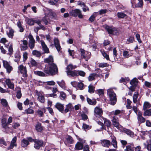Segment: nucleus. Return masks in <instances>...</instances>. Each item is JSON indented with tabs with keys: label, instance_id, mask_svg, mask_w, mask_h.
<instances>
[{
	"label": "nucleus",
	"instance_id": "9b49d317",
	"mask_svg": "<svg viewBox=\"0 0 151 151\" xmlns=\"http://www.w3.org/2000/svg\"><path fill=\"white\" fill-rule=\"evenodd\" d=\"M64 105L60 102H57L56 104L55 107L60 112L63 114L64 109Z\"/></svg>",
	"mask_w": 151,
	"mask_h": 151
},
{
	"label": "nucleus",
	"instance_id": "1a4fd4ad",
	"mask_svg": "<svg viewBox=\"0 0 151 151\" xmlns=\"http://www.w3.org/2000/svg\"><path fill=\"white\" fill-rule=\"evenodd\" d=\"M105 28L109 34L116 35L117 32V29L114 27H110L106 25Z\"/></svg>",
	"mask_w": 151,
	"mask_h": 151
},
{
	"label": "nucleus",
	"instance_id": "ea45409f",
	"mask_svg": "<svg viewBox=\"0 0 151 151\" xmlns=\"http://www.w3.org/2000/svg\"><path fill=\"white\" fill-rule=\"evenodd\" d=\"M88 92L89 93H92L94 92L95 87L93 85H92L91 84L90 85L88 86Z\"/></svg>",
	"mask_w": 151,
	"mask_h": 151
},
{
	"label": "nucleus",
	"instance_id": "052dcab7",
	"mask_svg": "<svg viewBox=\"0 0 151 151\" xmlns=\"http://www.w3.org/2000/svg\"><path fill=\"white\" fill-rule=\"evenodd\" d=\"M77 87L79 88V89L82 90V89H83L84 84L83 83L81 82L78 83Z\"/></svg>",
	"mask_w": 151,
	"mask_h": 151
},
{
	"label": "nucleus",
	"instance_id": "680f3d73",
	"mask_svg": "<svg viewBox=\"0 0 151 151\" xmlns=\"http://www.w3.org/2000/svg\"><path fill=\"white\" fill-rule=\"evenodd\" d=\"M4 67L5 68L10 65L8 62L6 61L3 60V61Z\"/></svg>",
	"mask_w": 151,
	"mask_h": 151
},
{
	"label": "nucleus",
	"instance_id": "49530a36",
	"mask_svg": "<svg viewBox=\"0 0 151 151\" xmlns=\"http://www.w3.org/2000/svg\"><path fill=\"white\" fill-rule=\"evenodd\" d=\"M145 116H151V109L146 110L144 113Z\"/></svg>",
	"mask_w": 151,
	"mask_h": 151
},
{
	"label": "nucleus",
	"instance_id": "09e8293b",
	"mask_svg": "<svg viewBox=\"0 0 151 151\" xmlns=\"http://www.w3.org/2000/svg\"><path fill=\"white\" fill-rule=\"evenodd\" d=\"M97 93L100 96H103L104 92V91L102 89H99L96 91Z\"/></svg>",
	"mask_w": 151,
	"mask_h": 151
},
{
	"label": "nucleus",
	"instance_id": "4d7b16f0",
	"mask_svg": "<svg viewBox=\"0 0 151 151\" xmlns=\"http://www.w3.org/2000/svg\"><path fill=\"white\" fill-rule=\"evenodd\" d=\"M40 101L41 103H44L45 101V97L43 96H40L38 98Z\"/></svg>",
	"mask_w": 151,
	"mask_h": 151
},
{
	"label": "nucleus",
	"instance_id": "2eb2a0df",
	"mask_svg": "<svg viewBox=\"0 0 151 151\" xmlns=\"http://www.w3.org/2000/svg\"><path fill=\"white\" fill-rule=\"evenodd\" d=\"M40 43L42 46V49L44 52L46 53H49V50L47 45L45 44V42L43 40L40 41Z\"/></svg>",
	"mask_w": 151,
	"mask_h": 151
},
{
	"label": "nucleus",
	"instance_id": "b1692460",
	"mask_svg": "<svg viewBox=\"0 0 151 151\" xmlns=\"http://www.w3.org/2000/svg\"><path fill=\"white\" fill-rule=\"evenodd\" d=\"M134 145L133 143L130 144L126 146V149L124 151H134Z\"/></svg>",
	"mask_w": 151,
	"mask_h": 151
},
{
	"label": "nucleus",
	"instance_id": "58836bf2",
	"mask_svg": "<svg viewBox=\"0 0 151 151\" xmlns=\"http://www.w3.org/2000/svg\"><path fill=\"white\" fill-rule=\"evenodd\" d=\"M34 73L36 75L44 77L46 76V75L44 72L41 71H35Z\"/></svg>",
	"mask_w": 151,
	"mask_h": 151
},
{
	"label": "nucleus",
	"instance_id": "f8f14e48",
	"mask_svg": "<svg viewBox=\"0 0 151 151\" xmlns=\"http://www.w3.org/2000/svg\"><path fill=\"white\" fill-rule=\"evenodd\" d=\"M54 42L55 47L57 50L58 52H60L61 49V48L60 45L59 40L57 38H55L54 39Z\"/></svg>",
	"mask_w": 151,
	"mask_h": 151
},
{
	"label": "nucleus",
	"instance_id": "8fccbe9b",
	"mask_svg": "<svg viewBox=\"0 0 151 151\" xmlns=\"http://www.w3.org/2000/svg\"><path fill=\"white\" fill-rule=\"evenodd\" d=\"M78 4L82 7L83 11L85 12V4L84 2L81 1H78Z\"/></svg>",
	"mask_w": 151,
	"mask_h": 151
},
{
	"label": "nucleus",
	"instance_id": "393cba45",
	"mask_svg": "<svg viewBox=\"0 0 151 151\" xmlns=\"http://www.w3.org/2000/svg\"><path fill=\"white\" fill-rule=\"evenodd\" d=\"M100 76L96 73H92L90 75L88 78L89 81H91L95 79V77H99Z\"/></svg>",
	"mask_w": 151,
	"mask_h": 151
},
{
	"label": "nucleus",
	"instance_id": "a878e982",
	"mask_svg": "<svg viewBox=\"0 0 151 151\" xmlns=\"http://www.w3.org/2000/svg\"><path fill=\"white\" fill-rule=\"evenodd\" d=\"M22 22H21L20 20L17 23V25L19 29V31L21 32H22L24 31V29L22 24Z\"/></svg>",
	"mask_w": 151,
	"mask_h": 151
},
{
	"label": "nucleus",
	"instance_id": "7ed1b4c3",
	"mask_svg": "<svg viewBox=\"0 0 151 151\" xmlns=\"http://www.w3.org/2000/svg\"><path fill=\"white\" fill-rule=\"evenodd\" d=\"M30 141L32 143H34V147L37 150H39L41 147H44L45 145L42 139H36L31 138Z\"/></svg>",
	"mask_w": 151,
	"mask_h": 151
},
{
	"label": "nucleus",
	"instance_id": "c85d7f7f",
	"mask_svg": "<svg viewBox=\"0 0 151 151\" xmlns=\"http://www.w3.org/2000/svg\"><path fill=\"white\" fill-rule=\"evenodd\" d=\"M104 120L105 125L107 126V127H110L111 125V123L110 121L106 119L101 118Z\"/></svg>",
	"mask_w": 151,
	"mask_h": 151
},
{
	"label": "nucleus",
	"instance_id": "c03bdc74",
	"mask_svg": "<svg viewBox=\"0 0 151 151\" xmlns=\"http://www.w3.org/2000/svg\"><path fill=\"white\" fill-rule=\"evenodd\" d=\"M57 83L62 88H65V84L63 80H62L61 82L57 81Z\"/></svg>",
	"mask_w": 151,
	"mask_h": 151
},
{
	"label": "nucleus",
	"instance_id": "aec40b11",
	"mask_svg": "<svg viewBox=\"0 0 151 151\" xmlns=\"http://www.w3.org/2000/svg\"><path fill=\"white\" fill-rule=\"evenodd\" d=\"M5 82L9 88L11 89H14V84L11 82L10 79H6L5 81Z\"/></svg>",
	"mask_w": 151,
	"mask_h": 151
},
{
	"label": "nucleus",
	"instance_id": "cd10ccee",
	"mask_svg": "<svg viewBox=\"0 0 151 151\" xmlns=\"http://www.w3.org/2000/svg\"><path fill=\"white\" fill-rule=\"evenodd\" d=\"M14 31L12 29H10L8 31L6 32V34L8 37L11 38H12L14 35Z\"/></svg>",
	"mask_w": 151,
	"mask_h": 151
},
{
	"label": "nucleus",
	"instance_id": "f3484780",
	"mask_svg": "<svg viewBox=\"0 0 151 151\" xmlns=\"http://www.w3.org/2000/svg\"><path fill=\"white\" fill-rule=\"evenodd\" d=\"M21 42H22V44L20 45L21 49L22 50H25L27 49L28 48L27 46L28 42L25 40H21Z\"/></svg>",
	"mask_w": 151,
	"mask_h": 151
},
{
	"label": "nucleus",
	"instance_id": "dca6fc26",
	"mask_svg": "<svg viewBox=\"0 0 151 151\" xmlns=\"http://www.w3.org/2000/svg\"><path fill=\"white\" fill-rule=\"evenodd\" d=\"M36 130L38 132H42L44 131V127L42 126V124L38 122L35 126Z\"/></svg>",
	"mask_w": 151,
	"mask_h": 151
},
{
	"label": "nucleus",
	"instance_id": "a211bd4d",
	"mask_svg": "<svg viewBox=\"0 0 151 151\" xmlns=\"http://www.w3.org/2000/svg\"><path fill=\"white\" fill-rule=\"evenodd\" d=\"M73 109V106L72 104L70 103H69L66 105L65 108L64 110L63 114L66 113L69 111H71Z\"/></svg>",
	"mask_w": 151,
	"mask_h": 151
},
{
	"label": "nucleus",
	"instance_id": "423d86ee",
	"mask_svg": "<svg viewBox=\"0 0 151 151\" xmlns=\"http://www.w3.org/2000/svg\"><path fill=\"white\" fill-rule=\"evenodd\" d=\"M70 15L73 17H76L78 16L80 18H83V15L81 14V11L78 9L72 10L70 12Z\"/></svg>",
	"mask_w": 151,
	"mask_h": 151
},
{
	"label": "nucleus",
	"instance_id": "5fc2aeb1",
	"mask_svg": "<svg viewBox=\"0 0 151 151\" xmlns=\"http://www.w3.org/2000/svg\"><path fill=\"white\" fill-rule=\"evenodd\" d=\"M46 109H47L49 111V112L52 115L54 114V112L52 109L51 107H47Z\"/></svg>",
	"mask_w": 151,
	"mask_h": 151
},
{
	"label": "nucleus",
	"instance_id": "72a5a7b5",
	"mask_svg": "<svg viewBox=\"0 0 151 151\" xmlns=\"http://www.w3.org/2000/svg\"><path fill=\"white\" fill-rule=\"evenodd\" d=\"M34 113V111L30 108H28L27 109H26L24 111V112H23L24 114H33Z\"/></svg>",
	"mask_w": 151,
	"mask_h": 151
},
{
	"label": "nucleus",
	"instance_id": "79ce46f5",
	"mask_svg": "<svg viewBox=\"0 0 151 151\" xmlns=\"http://www.w3.org/2000/svg\"><path fill=\"white\" fill-rule=\"evenodd\" d=\"M98 12H94L93 15H91L90 17L89 18V20L91 22H93L95 18V17L98 14Z\"/></svg>",
	"mask_w": 151,
	"mask_h": 151
},
{
	"label": "nucleus",
	"instance_id": "c9c22d12",
	"mask_svg": "<svg viewBox=\"0 0 151 151\" xmlns=\"http://www.w3.org/2000/svg\"><path fill=\"white\" fill-rule=\"evenodd\" d=\"M1 103L3 106L4 107H7L8 106V104L7 100L4 99H2L1 100Z\"/></svg>",
	"mask_w": 151,
	"mask_h": 151
},
{
	"label": "nucleus",
	"instance_id": "c756f323",
	"mask_svg": "<svg viewBox=\"0 0 151 151\" xmlns=\"http://www.w3.org/2000/svg\"><path fill=\"white\" fill-rule=\"evenodd\" d=\"M122 113V111L118 109L114 111H113L110 113V114L112 116H116L119 114Z\"/></svg>",
	"mask_w": 151,
	"mask_h": 151
},
{
	"label": "nucleus",
	"instance_id": "4468645a",
	"mask_svg": "<svg viewBox=\"0 0 151 151\" xmlns=\"http://www.w3.org/2000/svg\"><path fill=\"white\" fill-rule=\"evenodd\" d=\"M81 142H78L76 144L75 149L77 150H81L83 149V151H85V147H83V145Z\"/></svg>",
	"mask_w": 151,
	"mask_h": 151
},
{
	"label": "nucleus",
	"instance_id": "20e7f679",
	"mask_svg": "<svg viewBox=\"0 0 151 151\" xmlns=\"http://www.w3.org/2000/svg\"><path fill=\"white\" fill-rule=\"evenodd\" d=\"M94 115L96 117H98L99 118L101 119V117L103 114V110L99 106L96 107L94 110Z\"/></svg>",
	"mask_w": 151,
	"mask_h": 151
},
{
	"label": "nucleus",
	"instance_id": "0eeeda50",
	"mask_svg": "<svg viewBox=\"0 0 151 151\" xmlns=\"http://www.w3.org/2000/svg\"><path fill=\"white\" fill-rule=\"evenodd\" d=\"M18 69L20 71V73L22 74V77L24 78L28 77L27 70L25 67H24L23 65H21L18 67Z\"/></svg>",
	"mask_w": 151,
	"mask_h": 151
},
{
	"label": "nucleus",
	"instance_id": "f257e3e1",
	"mask_svg": "<svg viewBox=\"0 0 151 151\" xmlns=\"http://www.w3.org/2000/svg\"><path fill=\"white\" fill-rule=\"evenodd\" d=\"M45 65L43 71L45 73L49 76H54L58 74V70L56 65L54 63L53 57H48L44 59Z\"/></svg>",
	"mask_w": 151,
	"mask_h": 151
},
{
	"label": "nucleus",
	"instance_id": "0e129e2a",
	"mask_svg": "<svg viewBox=\"0 0 151 151\" xmlns=\"http://www.w3.org/2000/svg\"><path fill=\"white\" fill-rule=\"evenodd\" d=\"M107 11L106 9H101L99 11V14L100 15H102L106 13Z\"/></svg>",
	"mask_w": 151,
	"mask_h": 151
},
{
	"label": "nucleus",
	"instance_id": "a19ab883",
	"mask_svg": "<svg viewBox=\"0 0 151 151\" xmlns=\"http://www.w3.org/2000/svg\"><path fill=\"white\" fill-rule=\"evenodd\" d=\"M151 106V104L148 102L145 101L144 103L143 104L144 110H145L147 108H150Z\"/></svg>",
	"mask_w": 151,
	"mask_h": 151
},
{
	"label": "nucleus",
	"instance_id": "5701e85b",
	"mask_svg": "<svg viewBox=\"0 0 151 151\" xmlns=\"http://www.w3.org/2000/svg\"><path fill=\"white\" fill-rule=\"evenodd\" d=\"M123 132L131 137H133L134 136V132L129 129L126 128H124L123 129Z\"/></svg>",
	"mask_w": 151,
	"mask_h": 151
},
{
	"label": "nucleus",
	"instance_id": "13d9d810",
	"mask_svg": "<svg viewBox=\"0 0 151 151\" xmlns=\"http://www.w3.org/2000/svg\"><path fill=\"white\" fill-rule=\"evenodd\" d=\"M137 119L138 122L140 123L144 122L145 121V119L143 117H137Z\"/></svg>",
	"mask_w": 151,
	"mask_h": 151
},
{
	"label": "nucleus",
	"instance_id": "e2e57ef3",
	"mask_svg": "<svg viewBox=\"0 0 151 151\" xmlns=\"http://www.w3.org/2000/svg\"><path fill=\"white\" fill-rule=\"evenodd\" d=\"M78 76H85V73L82 71H77Z\"/></svg>",
	"mask_w": 151,
	"mask_h": 151
},
{
	"label": "nucleus",
	"instance_id": "4be33fe9",
	"mask_svg": "<svg viewBox=\"0 0 151 151\" xmlns=\"http://www.w3.org/2000/svg\"><path fill=\"white\" fill-rule=\"evenodd\" d=\"M147 144L144 143L145 147L146 148L148 151H151V139L148 140L147 141Z\"/></svg>",
	"mask_w": 151,
	"mask_h": 151
},
{
	"label": "nucleus",
	"instance_id": "de8ad7c7",
	"mask_svg": "<svg viewBox=\"0 0 151 151\" xmlns=\"http://www.w3.org/2000/svg\"><path fill=\"white\" fill-rule=\"evenodd\" d=\"M117 15L118 17L119 18H123L125 16H126V14L121 12H118Z\"/></svg>",
	"mask_w": 151,
	"mask_h": 151
},
{
	"label": "nucleus",
	"instance_id": "69168bd1",
	"mask_svg": "<svg viewBox=\"0 0 151 151\" xmlns=\"http://www.w3.org/2000/svg\"><path fill=\"white\" fill-rule=\"evenodd\" d=\"M22 103L18 102L17 104V107L20 110H22L23 109L22 107Z\"/></svg>",
	"mask_w": 151,
	"mask_h": 151
},
{
	"label": "nucleus",
	"instance_id": "2f4dec72",
	"mask_svg": "<svg viewBox=\"0 0 151 151\" xmlns=\"http://www.w3.org/2000/svg\"><path fill=\"white\" fill-rule=\"evenodd\" d=\"M35 114L39 117H43L44 115L43 112L40 109H38L36 111Z\"/></svg>",
	"mask_w": 151,
	"mask_h": 151
},
{
	"label": "nucleus",
	"instance_id": "3c124183",
	"mask_svg": "<svg viewBox=\"0 0 151 151\" xmlns=\"http://www.w3.org/2000/svg\"><path fill=\"white\" fill-rule=\"evenodd\" d=\"M5 68L6 69L7 73L9 74L11 73L13 69V67L10 65Z\"/></svg>",
	"mask_w": 151,
	"mask_h": 151
},
{
	"label": "nucleus",
	"instance_id": "864d4df0",
	"mask_svg": "<svg viewBox=\"0 0 151 151\" xmlns=\"http://www.w3.org/2000/svg\"><path fill=\"white\" fill-rule=\"evenodd\" d=\"M58 1L59 0H50L49 3L51 5H55Z\"/></svg>",
	"mask_w": 151,
	"mask_h": 151
},
{
	"label": "nucleus",
	"instance_id": "f704fd0d",
	"mask_svg": "<svg viewBox=\"0 0 151 151\" xmlns=\"http://www.w3.org/2000/svg\"><path fill=\"white\" fill-rule=\"evenodd\" d=\"M60 95L59 97L60 99L62 100H64L65 99L66 97V94L63 91L60 92Z\"/></svg>",
	"mask_w": 151,
	"mask_h": 151
},
{
	"label": "nucleus",
	"instance_id": "338daca9",
	"mask_svg": "<svg viewBox=\"0 0 151 151\" xmlns=\"http://www.w3.org/2000/svg\"><path fill=\"white\" fill-rule=\"evenodd\" d=\"M108 64L107 63H101L99 64V67L100 68H104Z\"/></svg>",
	"mask_w": 151,
	"mask_h": 151
},
{
	"label": "nucleus",
	"instance_id": "37998d69",
	"mask_svg": "<svg viewBox=\"0 0 151 151\" xmlns=\"http://www.w3.org/2000/svg\"><path fill=\"white\" fill-rule=\"evenodd\" d=\"M1 125L3 128L5 129H6L7 124H6V119L5 118H3L1 119Z\"/></svg>",
	"mask_w": 151,
	"mask_h": 151
},
{
	"label": "nucleus",
	"instance_id": "6ab92c4d",
	"mask_svg": "<svg viewBox=\"0 0 151 151\" xmlns=\"http://www.w3.org/2000/svg\"><path fill=\"white\" fill-rule=\"evenodd\" d=\"M101 143L104 147H108L110 145L111 142L109 140L104 139L101 140Z\"/></svg>",
	"mask_w": 151,
	"mask_h": 151
},
{
	"label": "nucleus",
	"instance_id": "f03ea898",
	"mask_svg": "<svg viewBox=\"0 0 151 151\" xmlns=\"http://www.w3.org/2000/svg\"><path fill=\"white\" fill-rule=\"evenodd\" d=\"M107 94L109 95L110 104L112 105H115L116 102V94L112 89L110 88L107 90Z\"/></svg>",
	"mask_w": 151,
	"mask_h": 151
},
{
	"label": "nucleus",
	"instance_id": "bb28decb",
	"mask_svg": "<svg viewBox=\"0 0 151 151\" xmlns=\"http://www.w3.org/2000/svg\"><path fill=\"white\" fill-rule=\"evenodd\" d=\"M111 139H112L111 143L113 147L116 148H117V142L116 140V138L114 136L111 137Z\"/></svg>",
	"mask_w": 151,
	"mask_h": 151
},
{
	"label": "nucleus",
	"instance_id": "39448f33",
	"mask_svg": "<svg viewBox=\"0 0 151 151\" xmlns=\"http://www.w3.org/2000/svg\"><path fill=\"white\" fill-rule=\"evenodd\" d=\"M31 138H32L31 137H28L26 138L27 139L24 138L21 141V145L22 147L25 148L27 147L30 144V142H31V141H30Z\"/></svg>",
	"mask_w": 151,
	"mask_h": 151
},
{
	"label": "nucleus",
	"instance_id": "9d476101",
	"mask_svg": "<svg viewBox=\"0 0 151 151\" xmlns=\"http://www.w3.org/2000/svg\"><path fill=\"white\" fill-rule=\"evenodd\" d=\"M138 2L136 4L135 0H131L132 6L133 7H141L143 5L142 0H138Z\"/></svg>",
	"mask_w": 151,
	"mask_h": 151
},
{
	"label": "nucleus",
	"instance_id": "7c9ffc66",
	"mask_svg": "<svg viewBox=\"0 0 151 151\" xmlns=\"http://www.w3.org/2000/svg\"><path fill=\"white\" fill-rule=\"evenodd\" d=\"M87 101L89 104L91 105H95L96 103V101L95 99H91L87 98Z\"/></svg>",
	"mask_w": 151,
	"mask_h": 151
},
{
	"label": "nucleus",
	"instance_id": "4c0bfd02",
	"mask_svg": "<svg viewBox=\"0 0 151 151\" xmlns=\"http://www.w3.org/2000/svg\"><path fill=\"white\" fill-rule=\"evenodd\" d=\"M66 140L68 143L70 144L73 143L74 142V140L72 137L69 135L67 136V137L66 138Z\"/></svg>",
	"mask_w": 151,
	"mask_h": 151
},
{
	"label": "nucleus",
	"instance_id": "a18cd8bd",
	"mask_svg": "<svg viewBox=\"0 0 151 151\" xmlns=\"http://www.w3.org/2000/svg\"><path fill=\"white\" fill-rule=\"evenodd\" d=\"M32 54L33 55L36 56L37 57H40L41 56L40 52L37 50L33 51Z\"/></svg>",
	"mask_w": 151,
	"mask_h": 151
},
{
	"label": "nucleus",
	"instance_id": "473e14b6",
	"mask_svg": "<svg viewBox=\"0 0 151 151\" xmlns=\"http://www.w3.org/2000/svg\"><path fill=\"white\" fill-rule=\"evenodd\" d=\"M129 81V79L128 77H122L120 79L119 82L123 83L124 84H125L127 82H128Z\"/></svg>",
	"mask_w": 151,
	"mask_h": 151
},
{
	"label": "nucleus",
	"instance_id": "412c9836",
	"mask_svg": "<svg viewBox=\"0 0 151 151\" xmlns=\"http://www.w3.org/2000/svg\"><path fill=\"white\" fill-rule=\"evenodd\" d=\"M67 73L68 76H70L71 77L78 76L77 71L76 70H68L67 71Z\"/></svg>",
	"mask_w": 151,
	"mask_h": 151
},
{
	"label": "nucleus",
	"instance_id": "603ef678",
	"mask_svg": "<svg viewBox=\"0 0 151 151\" xmlns=\"http://www.w3.org/2000/svg\"><path fill=\"white\" fill-rule=\"evenodd\" d=\"M22 96V94L21 92V89H20L17 92L16 97L18 99L21 98Z\"/></svg>",
	"mask_w": 151,
	"mask_h": 151
},
{
	"label": "nucleus",
	"instance_id": "e433bc0d",
	"mask_svg": "<svg viewBox=\"0 0 151 151\" xmlns=\"http://www.w3.org/2000/svg\"><path fill=\"white\" fill-rule=\"evenodd\" d=\"M138 96V93L137 92H136L134 94L133 97V101L134 103H136L137 102V99Z\"/></svg>",
	"mask_w": 151,
	"mask_h": 151
},
{
	"label": "nucleus",
	"instance_id": "774afa93",
	"mask_svg": "<svg viewBox=\"0 0 151 151\" xmlns=\"http://www.w3.org/2000/svg\"><path fill=\"white\" fill-rule=\"evenodd\" d=\"M130 83L132 85H135L137 83V79L136 78H134L130 81Z\"/></svg>",
	"mask_w": 151,
	"mask_h": 151
},
{
	"label": "nucleus",
	"instance_id": "bf43d9fd",
	"mask_svg": "<svg viewBox=\"0 0 151 151\" xmlns=\"http://www.w3.org/2000/svg\"><path fill=\"white\" fill-rule=\"evenodd\" d=\"M27 23L30 25H33L35 23V20L31 19H29Z\"/></svg>",
	"mask_w": 151,
	"mask_h": 151
},
{
	"label": "nucleus",
	"instance_id": "6e6552de",
	"mask_svg": "<svg viewBox=\"0 0 151 151\" xmlns=\"http://www.w3.org/2000/svg\"><path fill=\"white\" fill-rule=\"evenodd\" d=\"M29 41L28 42L29 46V48L32 50L35 46V41L33 36L30 34L28 36Z\"/></svg>",
	"mask_w": 151,
	"mask_h": 151
},
{
	"label": "nucleus",
	"instance_id": "6e6d98bb",
	"mask_svg": "<svg viewBox=\"0 0 151 151\" xmlns=\"http://www.w3.org/2000/svg\"><path fill=\"white\" fill-rule=\"evenodd\" d=\"M8 42V41L4 37L1 38L0 40V43H3L4 45L6 43Z\"/></svg>",
	"mask_w": 151,
	"mask_h": 151
},
{
	"label": "nucleus",
	"instance_id": "ddd939ff",
	"mask_svg": "<svg viewBox=\"0 0 151 151\" xmlns=\"http://www.w3.org/2000/svg\"><path fill=\"white\" fill-rule=\"evenodd\" d=\"M17 140V137L16 136L14 137L12 139V141H11V144L7 148L8 150H10L12 149L14 146L16 147L17 144L16 143Z\"/></svg>",
	"mask_w": 151,
	"mask_h": 151
}]
</instances>
